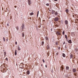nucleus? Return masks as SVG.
Returning a JSON list of instances; mask_svg holds the SVG:
<instances>
[{"instance_id":"obj_43","label":"nucleus","mask_w":78,"mask_h":78,"mask_svg":"<svg viewBox=\"0 0 78 78\" xmlns=\"http://www.w3.org/2000/svg\"><path fill=\"white\" fill-rule=\"evenodd\" d=\"M25 74V73H24V74Z\"/></svg>"},{"instance_id":"obj_17","label":"nucleus","mask_w":78,"mask_h":78,"mask_svg":"<svg viewBox=\"0 0 78 78\" xmlns=\"http://www.w3.org/2000/svg\"><path fill=\"white\" fill-rule=\"evenodd\" d=\"M65 37L66 39L67 40V36L66 35H65Z\"/></svg>"},{"instance_id":"obj_35","label":"nucleus","mask_w":78,"mask_h":78,"mask_svg":"<svg viewBox=\"0 0 78 78\" xmlns=\"http://www.w3.org/2000/svg\"><path fill=\"white\" fill-rule=\"evenodd\" d=\"M7 26H9V23L7 24Z\"/></svg>"},{"instance_id":"obj_48","label":"nucleus","mask_w":78,"mask_h":78,"mask_svg":"<svg viewBox=\"0 0 78 78\" xmlns=\"http://www.w3.org/2000/svg\"><path fill=\"white\" fill-rule=\"evenodd\" d=\"M7 41H8V40H7Z\"/></svg>"},{"instance_id":"obj_30","label":"nucleus","mask_w":78,"mask_h":78,"mask_svg":"<svg viewBox=\"0 0 78 78\" xmlns=\"http://www.w3.org/2000/svg\"><path fill=\"white\" fill-rule=\"evenodd\" d=\"M56 45H58V42H56V43H55Z\"/></svg>"},{"instance_id":"obj_22","label":"nucleus","mask_w":78,"mask_h":78,"mask_svg":"<svg viewBox=\"0 0 78 78\" xmlns=\"http://www.w3.org/2000/svg\"><path fill=\"white\" fill-rule=\"evenodd\" d=\"M61 69H62V70L63 71V70H64V68L62 66L61 67Z\"/></svg>"},{"instance_id":"obj_15","label":"nucleus","mask_w":78,"mask_h":78,"mask_svg":"<svg viewBox=\"0 0 78 78\" xmlns=\"http://www.w3.org/2000/svg\"><path fill=\"white\" fill-rule=\"evenodd\" d=\"M62 56L64 58H65V57H66V55L64 53L62 54Z\"/></svg>"},{"instance_id":"obj_16","label":"nucleus","mask_w":78,"mask_h":78,"mask_svg":"<svg viewBox=\"0 0 78 78\" xmlns=\"http://www.w3.org/2000/svg\"><path fill=\"white\" fill-rule=\"evenodd\" d=\"M15 55H17V50H16L15 52Z\"/></svg>"},{"instance_id":"obj_41","label":"nucleus","mask_w":78,"mask_h":78,"mask_svg":"<svg viewBox=\"0 0 78 78\" xmlns=\"http://www.w3.org/2000/svg\"><path fill=\"white\" fill-rule=\"evenodd\" d=\"M51 31H52V29H51Z\"/></svg>"},{"instance_id":"obj_26","label":"nucleus","mask_w":78,"mask_h":78,"mask_svg":"<svg viewBox=\"0 0 78 78\" xmlns=\"http://www.w3.org/2000/svg\"><path fill=\"white\" fill-rule=\"evenodd\" d=\"M49 48H50V47H49V46H48L47 47V48L48 50V49H49Z\"/></svg>"},{"instance_id":"obj_28","label":"nucleus","mask_w":78,"mask_h":78,"mask_svg":"<svg viewBox=\"0 0 78 78\" xmlns=\"http://www.w3.org/2000/svg\"><path fill=\"white\" fill-rule=\"evenodd\" d=\"M3 40H4V42H5V39L4 37H3Z\"/></svg>"},{"instance_id":"obj_36","label":"nucleus","mask_w":78,"mask_h":78,"mask_svg":"<svg viewBox=\"0 0 78 78\" xmlns=\"http://www.w3.org/2000/svg\"><path fill=\"white\" fill-rule=\"evenodd\" d=\"M15 44H16V45H17V41L16 42Z\"/></svg>"},{"instance_id":"obj_24","label":"nucleus","mask_w":78,"mask_h":78,"mask_svg":"<svg viewBox=\"0 0 78 78\" xmlns=\"http://www.w3.org/2000/svg\"><path fill=\"white\" fill-rule=\"evenodd\" d=\"M34 13L33 12L31 13L30 14V16H33V15Z\"/></svg>"},{"instance_id":"obj_31","label":"nucleus","mask_w":78,"mask_h":78,"mask_svg":"<svg viewBox=\"0 0 78 78\" xmlns=\"http://www.w3.org/2000/svg\"><path fill=\"white\" fill-rule=\"evenodd\" d=\"M38 15H39V11H38L37 14V16H38Z\"/></svg>"},{"instance_id":"obj_47","label":"nucleus","mask_w":78,"mask_h":78,"mask_svg":"<svg viewBox=\"0 0 78 78\" xmlns=\"http://www.w3.org/2000/svg\"><path fill=\"white\" fill-rule=\"evenodd\" d=\"M7 41H8V40H7Z\"/></svg>"},{"instance_id":"obj_19","label":"nucleus","mask_w":78,"mask_h":78,"mask_svg":"<svg viewBox=\"0 0 78 78\" xmlns=\"http://www.w3.org/2000/svg\"><path fill=\"white\" fill-rule=\"evenodd\" d=\"M51 13H52V14H54V13H55V11L52 10V11Z\"/></svg>"},{"instance_id":"obj_14","label":"nucleus","mask_w":78,"mask_h":78,"mask_svg":"<svg viewBox=\"0 0 78 78\" xmlns=\"http://www.w3.org/2000/svg\"><path fill=\"white\" fill-rule=\"evenodd\" d=\"M76 70L75 69H73V72H76Z\"/></svg>"},{"instance_id":"obj_8","label":"nucleus","mask_w":78,"mask_h":78,"mask_svg":"<svg viewBox=\"0 0 78 78\" xmlns=\"http://www.w3.org/2000/svg\"><path fill=\"white\" fill-rule=\"evenodd\" d=\"M72 58H73V55L71 54L70 55V58L72 59Z\"/></svg>"},{"instance_id":"obj_7","label":"nucleus","mask_w":78,"mask_h":78,"mask_svg":"<svg viewBox=\"0 0 78 78\" xmlns=\"http://www.w3.org/2000/svg\"><path fill=\"white\" fill-rule=\"evenodd\" d=\"M26 73L27 74V75H29V74H30V71H29V70H27Z\"/></svg>"},{"instance_id":"obj_11","label":"nucleus","mask_w":78,"mask_h":78,"mask_svg":"<svg viewBox=\"0 0 78 78\" xmlns=\"http://www.w3.org/2000/svg\"><path fill=\"white\" fill-rule=\"evenodd\" d=\"M18 50L19 51H20V48L19 46H18Z\"/></svg>"},{"instance_id":"obj_50","label":"nucleus","mask_w":78,"mask_h":78,"mask_svg":"<svg viewBox=\"0 0 78 78\" xmlns=\"http://www.w3.org/2000/svg\"><path fill=\"white\" fill-rule=\"evenodd\" d=\"M77 30H78V28L77 29Z\"/></svg>"},{"instance_id":"obj_44","label":"nucleus","mask_w":78,"mask_h":78,"mask_svg":"<svg viewBox=\"0 0 78 78\" xmlns=\"http://www.w3.org/2000/svg\"><path fill=\"white\" fill-rule=\"evenodd\" d=\"M65 44V43L64 42L63 44Z\"/></svg>"},{"instance_id":"obj_9","label":"nucleus","mask_w":78,"mask_h":78,"mask_svg":"<svg viewBox=\"0 0 78 78\" xmlns=\"http://www.w3.org/2000/svg\"><path fill=\"white\" fill-rule=\"evenodd\" d=\"M45 40H46V41H48V37H45Z\"/></svg>"},{"instance_id":"obj_20","label":"nucleus","mask_w":78,"mask_h":78,"mask_svg":"<svg viewBox=\"0 0 78 78\" xmlns=\"http://www.w3.org/2000/svg\"><path fill=\"white\" fill-rule=\"evenodd\" d=\"M66 12L67 13H68V12H69V10L68 9H67L66 10Z\"/></svg>"},{"instance_id":"obj_25","label":"nucleus","mask_w":78,"mask_h":78,"mask_svg":"<svg viewBox=\"0 0 78 78\" xmlns=\"http://www.w3.org/2000/svg\"><path fill=\"white\" fill-rule=\"evenodd\" d=\"M64 33H65V31H63L62 32V34L63 35H64Z\"/></svg>"},{"instance_id":"obj_1","label":"nucleus","mask_w":78,"mask_h":78,"mask_svg":"<svg viewBox=\"0 0 78 78\" xmlns=\"http://www.w3.org/2000/svg\"><path fill=\"white\" fill-rule=\"evenodd\" d=\"M58 20L59 18H55L54 19V20L56 21H58Z\"/></svg>"},{"instance_id":"obj_3","label":"nucleus","mask_w":78,"mask_h":78,"mask_svg":"<svg viewBox=\"0 0 78 78\" xmlns=\"http://www.w3.org/2000/svg\"><path fill=\"white\" fill-rule=\"evenodd\" d=\"M23 63H22L20 64V67H21V68H22V67H23Z\"/></svg>"},{"instance_id":"obj_10","label":"nucleus","mask_w":78,"mask_h":78,"mask_svg":"<svg viewBox=\"0 0 78 78\" xmlns=\"http://www.w3.org/2000/svg\"><path fill=\"white\" fill-rule=\"evenodd\" d=\"M75 51L76 53H77V52H78V49H75Z\"/></svg>"},{"instance_id":"obj_23","label":"nucleus","mask_w":78,"mask_h":78,"mask_svg":"<svg viewBox=\"0 0 78 78\" xmlns=\"http://www.w3.org/2000/svg\"><path fill=\"white\" fill-rule=\"evenodd\" d=\"M55 15H56V16H58V12H55Z\"/></svg>"},{"instance_id":"obj_33","label":"nucleus","mask_w":78,"mask_h":78,"mask_svg":"<svg viewBox=\"0 0 78 78\" xmlns=\"http://www.w3.org/2000/svg\"><path fill=\"white\" fill-rule=\"evenodd\" d=\"M16 29H17V30H19V28L18 27H17L16 28Z\"/></svg>"},{"instance_id":"obj_42","label":"nucleus","mask_w":78,"mask_h":78,"mask_svg":"<svg viewBox=\"0 0 78 78\" xmlns=\"http://www.w3.org/2000/svg\"><path fill=\"white\" fill-rule=\"evenodd\" d=\"M58 55V53H57V55Z\"/></svg>"},{"instance_id":"obj_5","label":"nucleus","mask_w":78,"mask_h":78,"mask_svg":"<svg viewBox=\"0 0 78 78\" xmlns=\"http://www.w3.org/2000/svg\"><path fill=\"white\" fill-rule=\"evenodd\" d=\"M61 34L60 33V32H58V31H57L56 32V34H58V35H60V34Z\"/></svg>"},{"instance_id":"obj_34","label":"nucleus","mask_w":78,"mask_h":78,"mask_svg":"<svg viewBox=\"0 0 78 78\" xmlns=\"http://www.w3.org/2000/svg\"><path fill=\"white\" fill-rule=\"evenodd\" d=\"M43 62H45V61H44V59H43Z\"/></svg>"},{"instance_id":"obj_18","label":"nucleus","mask_w":78,"mask_h":78,"mask_svg":"<svg viewBox=\"0 0 78 78\" xmlns=\"http://www.w3.org/2000/svg\"><path fill=\"white\" fill-rule=\"evenodd\" d=\"M68 42L69 44H71V43L72 42V41L70 40H69L68 41Z\"/></svg>"},{"instance_id":"obj_12","label":"nucleus","mask_w":78,"mask_h":78,"mask_svg":"<svg viewBox=\"0 0 78 78\" xmlns=\"http://www.w3.org/2000/svg\"><path fill=\"white\" fill-rule=\"evenodd\" d=\"M66 69L67 70H69V66H66Z\"/></svg>"},{"instance_id":"obj_29","label":"nucleus","mask_w":78,"mask_h":78,"mask_svg":"<svg viewBox=\"0 0 78 78\" xmlns=\"http://www.w3.org/2000/svg\"><path fill=\"white\" fill-rule=\"evenodd\" d=\"M46 6H49V4L47 3L46 4Z\"/></svg>"},{"instance_id":"obj_49","label":"nucleus","mask_w":78,"mask_h":78,"mask_svg":"<svg viewBox=\"0 0 78 78\" xmlns=\"http://www.w3.org/2000/svg\"><path fill=\"white\" fill-rule=\"evenodd\" d=\"M39 28H40V27H39Z\"/></svg>"},{"instance_id":"obj_27","label":"nucleus","mask_w":78,"mask_h":78,"mask_svg":"<svg viewBox=\"0 0 78 78\" xmlns=\"http://www.w3.org/2000/svg\"><path fill=\"white\" fill-rule=\"evenodd\" d=\"M22 36L23 37H24V34L23 33L22 34Z\"/></svg>"},{"instance_id":"obj_32","label":"nucleus","mask_w":78,"mask_h":78,"mask_svg":"<svg viewBox=\"0 0 78 78\" xmlns=\"http://www.w3.org/2000/svg\"><path fill=\"white\" fill-rule=\"evenodd\" d=\"M60 48H61V47H58V50H60Z\"/></svg>"},{"instance_id":"obj_6","label":"nucleus","mask_w":78,"mask_h":78,"mask_svg":"<svg viewBox=\"0 0 78 78\" xmlns=\"http://www.w3.org/2000/svg\"><path fill=\"white\" fill-rule=\"evenodd\" d=\"M65 23L66 25H67L68 24V21L67 20H65Z\"/></svg>"},{"instance_id":"obj_21","label":"nucleus","mask_w":78,"mask_h":78,"mask_svg":"<svg viewBox=\"0 0 78 78\" xmlns=\"http://www.w3.org/2000/svg\"><path fill=\"white\" fill-rule=\"evenodd\" d=\"M44 44V41H42L41 43V45H43Z\"/></svg>"},{"instance_id":"obj_2","label":"nucleus","mask_w":78,"mask_h":78,"mask_svg":"<svg viewBox=\"0 0 78 78\" xmlns=\"http://www.w3.org/2000/svg\"><path fill=\"white\" fill-rule=\"evenodd\" d=\"M24 25H23V24H22L21 27V29H22V30H23V29L24 28Z\"/></svg>"},{"instance_id":"obj_40","label":"nucleus","mask_w":78,"mask_h":78,"mask_svg":"<svg viewBox=\"0 0 78 78\" xmlns=\"http://www.w3.org/2000/svg\"><path fill=\"white\" fill-rule=\"evenodd\" d=\"M54 1H57L58 0H54Z\"/></svg>"},{"instance_id":"obj_13","label":"nucleus","mask_w":78,"mask_h":78,"mask_svg":"<svg viewBox=\"0 0 78 78\" xmlns=\"http://www.w3.org/2000/svg\"><path fill=\"white\" fill-rule=\"evenodd\" d=\"M4 53V56H6V52H5Z\"/></svg>"},{"instance_id":"obj_45","label":"nucleus","mask_w":78,"mask_h":78,"mask_svg":"<svg viewBox=\"0 0 78 78\" xmlns=\"http://www.w3.org/2000/svg\"><path fill=\"white\" fill-rule=\"evenodd\" d=\"M41 66H42V65H41Z\"/></svg>"},{"instance_id":"obj_46","label":"nucleus","mask_w":78,"mask_h":78,"mask_svg":"<svg viewBox=\"0 0 78 78\" xmlns=\"http://www.w3.org/2000/svg\"><path fill=\"white\" fill-rule=\"evenodd\" d=\"M73 33V32H72V34Z\"/></svg>"},{"instance_id":"obj_4","label":"nucleus","mask_w":78,"mask_h":78,"mask_svg":"<svg viewBox=\"0 0 78 78\" xmlns=\"http://www.w3.org/2000/svg\"><path fill=\"white\" fill-rule=\"evenodd\" d=\"M28 3L29 5H30V4L31 3V0H28Z\"/></svg>"},{"instance_id":"obj_37","label":"nucleus","mask_w":78,"mask_h":78,"mask_svg":"<svg viewBox=\"0 0 78 78\" xmlns=\"http://www.w3.org/2000/svg\"><path fill=\"white\" fill-rule=\"evenodd\" d=\"M6 60H7V61H8V58H6L5 59Z\"/></svg>"},{"instance_id":"obj_38","label":"nucleus","mask_w":78,"mask_h":78,"mask_svg":"<svg viewBox=\"0 0 78 78\" xmlns=\"http://www.w3.org/2000/svg\"><path fill=\"white\" fill-rule=\"evenodd\" d=\"M14 7H15V8H17V6H14Z\"/></svg>"},{"instance_id":"obj_39","label":"nucleus","mask_w":78,"mask_h":78,"mask_svg":"<svg viewBox=\"0 0 78 78\" xmlns=\"http://www.w3.org/2000/svg\"><path fill=\"white\" fill-rule=\"evenodd\" d=\"M45 67H46V68H47V65H45Z\"/></svg>"}]
</instances>
